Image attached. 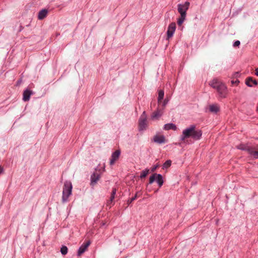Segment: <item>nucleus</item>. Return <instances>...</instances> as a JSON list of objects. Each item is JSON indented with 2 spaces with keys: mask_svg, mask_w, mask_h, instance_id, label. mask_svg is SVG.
<instances>
[{
  "mask_svg": "<svg viewBox=\"0 0 258 258\" xmlns=\"http://www.w3.org/2000/svg\"><path fill=\"white\" fill-rule=\"evenodd\" d=\"M202 135L201 130L197 128L195 125H191L182 131L181 136V141L185 142L186 139L191 138L194 140H198L200 139Z\"/></svg>",
  "mask_w": 258,
  "mask_h": 258,
  "instance_id": "obj_1",
  "label": "nucleus"
},
{
  "mask_svg": "<svg viewBox=\"0 0 258 258\" xmlns=\"http://www.w3.org/2000/svg\"><path fill=\"white\" fill-rule=\"evenodd\" d=\"M209 84L211 87L216 90L220 98H224L226 97L227 93V87L219 79L217 78L213 79L209 82Z\"/></svg>",
  "mask_w": 258,
  "mask_h": 258,
  "instance_id": "obj_2",
  "label": "nucleus"
},
{
  "mask_svg": "<svg viewBox=\"0 0 258 258\" xmlns=\"http://www.w3.org/2000/svg\"><path fill=\"white\" fill-rule=\"evenodd\" d=\"M189 5L190 3L188 2H186L184 4H178L177 5V10L180 14V16L177 22L178 25L181 26L185 20L186 11L188 9Z\"/></svg>",
  "mask_w": 258,
  "mask_h": 258,
  "instance_id": "obj_3",
  "label": "nucleus"
},
{
  "mask_svg": "<svg viewBox=\"0 0 258 258\" xmlns=\"http://www.w3.org/2000/svg\"><path fill=\"white\" fill-rule=\"evenodd\" d=\"M72 185L70 181H66L64 183L62 201L63 203L66 202L68 201L69 196L72 194Z\"/></svg>",
  "mask_w": 258,
  "mask_h": 258,
  "instance_id": "obj_4",
  "label": "nucleus"
},
{
  "mask_svg": "<svg viewBox=\"0 0 258 258\" xmlns=\"http://www.w3.org/2000/svg\"><path fill=\"white\" fill-rule=\"evenodd\" d=\"M148 126L147 116L146 112L144 111L140 117L138 121V128L140 131L146 130Z\"/></svg>",
  "mask_w": 258,
  "mask_h": 258,
  "instance_id": "obj_5",
  "label": "nucleus"
},
{
  "mask_svg": "<svg viewBox=\"0 0 258 258\" xmlns=\"http://www.w3.org/2000/svg\"><path fill=\"white\" fill-rule=\"evenodd\" d=\"M247 153L253 159L258 158V145L249 146L247 149Z\"/></svg>",
  "mask_w": 258,
  "mask_h": 258,
  "instance_id": "obj_6",
  "label": "nucleus"
},
{
  "mask_svg": "<svg viewBox=\"0 0 258 258\" xmlns=\"http://www.w3.org/2000/svg\"><path fill=\"white\" fill-rule=\"evenodd\" d=\"M163 108H158L157 110L153 112L151 116V118L153 120L159 119L163 113Z\"/></svg>",
  "mask_w": 258,
  "mask_h": 258,
  "instance_id": "obj_7",
  "label": "nucleus"
},
{
  "mask_svg": "<svg viewBox=\"0 0 258 258\" xmlns=\"http://www.w3.org/2000/svg\"><path fill=\"white\" fill-rule=\"evenodd\" d=\"M176 29V24L175 23H171L168 26V30L167 32V39L170 38L171 37Z\"/></svg>",
  "mask_w": 258,
  "mask_h": 258,
  "instance_id": "obj_8",
  "label": "nucleus"
},
{
  "mask_svg": "<svg viewBox=\"0 0 258 258\" xmlns=\"http://www.w3.org/2000/svg\"><path fill=\"white\" fill-rule=\"evenodd\" d=\"M100 178V173H98L96 171L94 172V173L91 176V185L92 186L95 185L97 182L99 180Z\"/></svg>",
  "mask_w": 258,
  "mask_h": 258,
  "instance_id": "obj_9",
  "label": "nucleus"
},
{
  "mask_svg": "<svg viewBox=\"0 0 258 258\" xmlns=\"http://www.w3.org/2000/svg\"><path fill=\"white\" fill-rule=\"evenodd\" d=\"M90 242L89 241H87L86 243H84L79 248L78 251V255H81L88 248L89 246L90 245Z\"/></svg>",
  "mask_w": 258,
  "mask_h": 258,
  "instance_id": "obj_10",
  "label": "nucleus"
},
{
  "mask_svg": "<svg viewBox=\"0 0 258 258\" xmlns=\"http://www.w3.org/2000/svg\"><path fill=\"white\" fill-rule=\"evenodd\" d=\"M120 154V151L119 150H116L113 152L111 155V158L110 161V165H113L115 162L118 159Z\"/></svg>",
  "mask_w": 258,
  "mask_h": 258,
  "instance_id": "obj_11",
  "label": "nucleus"
},
{
  "mask_svg": "<svg viewBox=\"0 0 258 258\" xmlns=\"http://www.w3.org/2000/svg\"><path fill=\"white\" fill-rule=\"evenodd\" d=\"M246 84L249 87H252V84L254 85L257 84V82L255 80H253L251 77H248L246 79Z\"/></svg>",
  "mask_w": 258,
  "mask_h": 258,
  "instance_id": "obj_12",
  "label": "nucleus"
},
{
  "mask_svg": "<svg viewBox=\"0 0 258 258\" xmlns=\"http://www.w3.org/2000/svg\"><path fill=\"white\" fill-rule=\"evenodd\" d=\"M154 141L159 144L164 143L165 142V137L163 136H155L154 138Z\"/></svg>",
  "mask_w": 258,
  "mask_h": 258,
  "instance_id": "obj_13",
  "label": "nucleus"
},
{
  "mask_svg": "<svg viewBox=\"0 0 258 258\" xmlns=\"http://www.w3.org/2000/svg\"><path fill=\"white\" fill-rule=\"evenodd\" d=\"M32 94L31 91L29 90H26L24 91L23 93V99L24 101H28L30 99V97L31 95Z\"/></svg>",
  "mask_w": 258,
  "mask_h": 258,
  "instance_id": "obj_14",
  "label": "nucleus"
},
{
  "mask_svg": "<svg viewBox=\"0 0 258 258\" xmlns=\"http://www.w3.org/2000/svg\"><path fill=\"white\" fill-rule=\"evenodd\" d=\"M48 11L46 9H43L38 13V18L39 20H42L45 18L47 15Z\"/></svg>",
  "mask_w": 258,
  "mask_h": 258,
  "instance_id": "obj_15",
  "label": "nucleus"
},
{
  "mask_svg": "<svg viewBox=\"0 0 258 258\" xmlns=\"http://www.w3.org/2000/svg\"><path fill=\"white\" fill-rule=\"evenodd\" d=\"M209 110L211 112L217 113L219 111V106L217 104L210 105Z\"/></svg>",
  "mask_w": 258,
  "mask_h": 258,
  "instance_id": "obj_16",
  "label": "nucleus"
},
{
  "mask_svg": "<svg viewBox=\"0 0 258 258\" xmlns=\"http://www.w3.org/2000/svg\"><path fill=\"white\" fill-rule=\"evenodd\" d=\"M164 129L165 130H173L175 131L177 129V127L174 124L167 123L164 125Z\"/></svg>",
  "mask_w": 258,
  "mask_h": 258,
  "instance_id": "obj_17",
  "label": "nucleus"
},
{
  "mask_svg": "<svg viewBox=\"0 0 258 258\" xmlns=\"http://www.w3.org/2000/svg\"><path fill=\"white\" fill-rule=\"evenodd\" d=\"M164 92L163 90H160L158 92V105H160V104L162 102V100H163L164 98Z\"/></svg>",
  "mask_w": 258,
  "mask_h": 258,
  "instance_id": "obj_18",
  "label": "nucleus"
},
{
  "mask_svg": "<svg viewBox=\"0 0 258 258\" xmlns=\"http://www.w3.org/2000/svg\"><path fill=\"white\" fill-rule=\"evenodd\" d=\"M157 182L159 184V187H161L163 184V180L162 176L160 174H157Z\"/></svg>",
  "mask_w": 258,
  "mask_h": 258,
  "instance_id": "obj_19",
  "label": "nucleus"
},
{
  "mask_svg": "<svg viewBox=\"0 0 258 258\" xmlns=\"http://www.w3.org/2000/svg\"><path fill=\"white\" fill-rule=\"evenodd\" d=\"M250 146H248L247 145L245 144H240L237 146V148L238 149L241 150H244L247 152V149L249 148Z\"/></svg>",
  "mask_w": 258,
  "mask_h": 258,
  "instance_id": "obj_20",
  "label": "nucleus"
},
{
  "mask_svg": "<svg viewBox=\"0 0 258 258\" xmlns=\"http://www.w3.org/2000/svg\"><path fill=\"white\" fill-rule=\"evenodd\" d=\"M116 188H113L112 192H111V197L110 198V200L108 201V204H110V203H111L113 202V201L114 199L115 195L116 194Z\"/></svg>",
  "mask_w": 258,
  "mask_h": 258,
  "instance_id": "obj_21",
  "label": "nucleus"
},
{
  "mask_svg": "<svg viewBox=\"0 0 258 258\" xmlns=\"http://www.w3.org/2000/svg\"><path fill=\"white\" fill-rule=\"evenodd\" d=\"M149 170L148 169H146L145 170L142 171L140 175V177L141 178L145 177L149 173Z\"/></svg>",
  "mask_w": 258,
  "mask_h": 258,
  "instance_id": "obj_22",
  "label": "nucleus"
},
{
  "mask_svg": "<svg viewBox=\"0 0 258 258\" xmlns=\"http://www.w3.org/2000/svg\"><path fill=\"white\" fill-rule=\"evenodd\" d=\"M171 161L170 160H168L166 161L163 165V168H167L171 166Z\"/></svg>",
  "mask_w": 258,
  "mask_h": 258,
  "instance_id": "obj_23",
  "label": "nucleus"
},
{
  "mask_svg": "<svg viewBox=\"0 0 258 258\" xmlns=\"http://www.w3.org/2000/svg\"><path fill=\"white\" fill-rule=\"evenodd\" d=\"M60 251L62 254L65 255L68 252V248L66 246H62L60 249Z\"/></svg>",
  "mask_w": 258,
  "mask_h": 258,
  "instance_id": "obj_24",
  "label": "nucleus"
},
{
  "mask_svg": "<svg viewBox=\"0 0 258 258\" xmlns=\"http://www.w3.org/2000/svg\"><path fill=\"white\" fill-rule=\"evenodd\" d=\"M157 176V174L155 173L150 176L149 178V183L152 184L155 180Z\"/></svg>",
  "mask_w": 258,
  "mask_h": 258,
  "instance_id": "obj_25",
  "label": "nucleus"
},
{
  "mask_svg": "<svg viewBox=\"0 0 258 258\" xmlns=\"http://www.w3.org/2000/svg\"><path fill=\"white\" fill-rule=\"evenodd\" d=\"M141 195V193L140 192H137L135 196L134 197H133V198L130 200V201H129V202H130V203H131V202H132L133 201H134V200H135L137 198V197H140Z\"/></svg>",
  "mask_w": 258,
  "mask_h": 258,
  "instance_id": "obj_26",
  "label": "nucleus"
},
{
  "mask_svg": "<svg viewBox=\"0 0 258 258\" xmlns=\"http://www.w3.org/2000/svg\"><path fill=\"white\" fill-rule=\"evenodd\" d=\"M168 100L167 99H165L164 101H162L161 103L160 104V105H162L161 108H163V110L164 109V108H165L166 105L168 103Z\"/></svg>",
  "mask_w": 258,
  "mask_h": 258,
  "instance_id": "obj_27",
  "label": "nucleus"
},
{
  "mask_svg": "<svg viewBox=\"0 0 258 258\" xmlns=\"http://www.w3.org/2000/svg\"><path fill=\"white\" fill-rule=\"evenodd\" d=\"M240 44V42L239 40H237L236 41L234 42V44H233V46L234 47H237V46H238Z\"/></svg>",
  "mask_w": 258,
  "mask_h": 258,
  "instance_id": "obj_28",
  "label": "nucleus"
},
{
  "mask_svg": "<svg viewBox=\"0 0 258 258\" xmlns=\"http://www.w3.org/2000/svg\"><path fill=\"white\" fill-rule=\"evenodd\" d=\"M158 167H159L158 165L154 166V167H153L151 168V171L152 172H154Z\"/></svg>",
  "mask_w": 258,
  "mask_h": 258,
  "instance_id": "obj_29",
  "label": "nucleus"
},
{
  "mask_svg": "<svg viewBox=\"0 0 258 258\" xmlns=\"http://www.w3.org/2000/svg\"><path fill=\"white\" fill-rule=\"evenodd\" d=\"M255 75L258 76V69L255 70Z\"/></svg>",
  "mask_w": 258,
  "mask_h": 258,
  "instance_id": "obj_30",
  "label": "nucleus"
},
{
  "mask_svg": "<svg viewBox=\"0 0 258 258\" xmlns=\"http://www.w3.org/2000/svg\"><path fill=\"white\" fill-rule=\"evenodd\" d=\"M3 171V168L0 166V173H1Z\"/></svg>",
  "mask_w": 258,
  "mask_h": 258,
  "instance_id": "obj_31",
  "label": "nucleus"
}]
</instances>
